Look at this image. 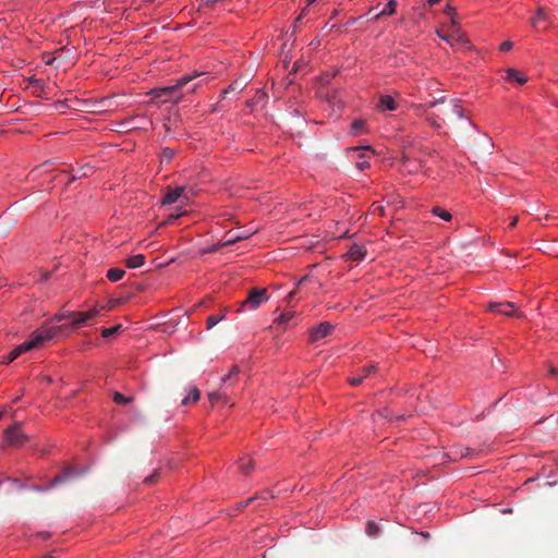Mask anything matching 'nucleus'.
<instances>
[{
  "instance_id": "17",
  "label": "nucleus",
  "mask_w": 558,
  "mask_h": 558,
  "mask_svg": "<svg viewBox=\"0 0 558 558\" xmlns=\"http://www.w3.org/2000/svg\"><path fill=\"white\" fill-rule=\"evenodd\" d=\"M208 398L211 401V403H215L217 401H223L228 402L229 395H228V387L226 386L222 390L209 392Z\"/></svg>"
},
{
  "instance_id": "14",
  "label": "nucleus",
  "mask_w": 558,
  "mask_h": 558,
  "mask_svg": "<svg viewBox=\"0 0 558 558\" xmlns=\"http://www.w3.org/2000/svg\"><path fill=\"white\" fill-rule=\"evenodd\" d=\"M70 172L72 175L70 181H75L89 177L94 172V167L86 163L77 169H72Z\"/></svg>"
},
{
  "instance_id": "41",
  "label": "nucleus",
  "mask_w": 558,
  "mask_h": 558,
  "mask_svg": "<svg viewBox=\"0 0 558 558\" xmlns=\"http://www.w3.org/2000/svg\"><path fill=\"white\" fill-rule=\"evenodd\" d=\"M17 357H19V352H16V351H15V349H14V350H12V351L9 353V355H8V359H7L5 363H7V364H8V363H11V362H13L15 359H17Z\"/></svg>"
},
{
  "instance_id": "54",
  "label": "nucleus",
  "mask_w": 558,
  "mask_h": 558,
  "mask_svg": "<svg viewBox=\"0 0 558 558\" xmlns=\"http://www.w3.org/2000/svg\"><path fill=\"white\" fill-rule=\"evenodd\" d=\"M466 120H468V123H469L470 125H472V124H473V123H472V121H471L469 118H466Z\"/></svg>"
},
{
  "instance_id": "35",
  "label": "nucleus",
  "mask_w": 558,
  "mask_h": 558,
  "mask_svg": "<svg viewBox=\"0 0 558 558\" xmlns=\"http://www.w3.org/2000/svg\"><path fill=\"white\" fill-rule=\"evenodd\" d=\"M268 498H272V496H268L267 494L256 495L254 497L246 499L243 504H241V506L245 507V506H248L250 504H252L254 500H257V499L267 500Z\"/></svg>"
},
{
  "instance_id": "39",
  "label": "nucleus",
  "mask_w": 558,
  "mask_h": 558,
  "mask_svg": "<svg viewBox=\"0 0 558 558\" xmlns=\"http://www.w3.org/2000/svg\"><path fill=\"white\" fill-rule=\"evenodd\" d=\"M512 47H513V44L511 41H509V40H506V41L500 44L499 49H500V51L506 52V51L511 50Z\"/></svg>"
},
{
  "instance_id": "29",
  "label": "nucleus",
  "mask_w": 558,
  "mask_h": 558,
  "mask_svg": "<svg viewBox=\"0 0 558 558\" xmlns=\"http://www.w3.org/2000/svg\"><path fill=\"white\" fill-rule=\"evenodd\" d=\"M173 156H174V150L172 148L163 147L160 153L161 162L169 163L172 160Z\"/></svg>"
},
{
  "instance_id": "55",
  "label": "nucleus",
  "mask_w": 558,
  "mask_h": 558,
  "mask_svg": "<svg viewBox=\"0 0 558 558\" xmlns=\"http://www.w3.org/2000/svg\"><path fill=\"white\" fill-rule=\"evenodd\" d=\"M2 416H3V413H2V412H0V420L2 418Z\"/></svg>"
},
{
  "instance_id": "37",
  "label": "nucleus",
  "mask_w": 558,
  "mask_h": 558,
  "mask_svg": "<svg viewBox=\"0 0 558 558\" xmlns=\"http://www.w3.org/2000/svg\"><path fill=\"white\" fill-rule=\"evenodd\" d=\"M239 374V366L234 365L228 375L223 376L221 380L226 384L228 380H231L235 375Z\"/></svg>"
},
{
  "instance_id": "40",
  "label": "nucleus",
  "mask_w": 558,
  "mask_h": 558,
  "mask_svg": "<svg viewBox=\"0 0 558 558\" xmlns=\"http://www.w3.org/2000/svg\"><path fill=\"white\" fill-rule=\"evenodd\" d=\"M313 278L308 275L303 276L298 282H296V289H301L305 282L311 281Z\"/></svg>"
},
{
  "instance_id": "8",
  "label": "nucleus",
  "mask_w": 558,
  "mask_h": 558,
  "mask_svg": "<svg viewBox=\"0 0 558 558\" xmlns=\"http://www.w3.org/2000/svg\"><path fill=\"white\" fill-rule=\"evenodd\" d=\"M487 310L492 313L501 314L505 316H517L522 317L521 314L514 311V304L511 302H489L487 304Z\"/></svg>"
},
{
  "instance_id": "3",
  "label": "nucleus",
  "mask_w": 558,
  "mask_h": 558,
  "mask_svg": "<svg viewBox=\"0 0 558 558\" xmlns=\"http://www.w3.org/2000/svg\"><path fill=\"white\" fill-rule=\"evenodd\" d=\"M436 33L438 37L448 43L451 47H469V40L465 34L461 31L453 19L446 31L438 29Z\"/></svg>"
},
{
  "instance_id": "9",
  "label": "nucleus",
  "mask_w": 558,
  "mask_h": 558,
  "mask_svg": "<svg viewBox=\"0 0 558 558\" xmlns=\"http://www.w3.org/2000/svg\"><path fill=\"white\" fill-rule=\"evenodd\" d=\"M332 330L333 326L330 323L323 322L311 329L310 340L311 342H317L329 336L332 332Z\"/></svg>"
},
{
  "instance_id": "21",
  "label": "nucleus",
  "mask_w": 558,
  "mask_h": 558,
  "mask_svg": "<svg viewBox=\"0 0 558 558\" xmlns=\"http://www.w3.org/2000/svg\"><path fill=\"white\" fill-rule=\"evenodd\" d=\"M125 275V270L122 268H110L107 271V278L111 282H118L120 281Z\"/></svg>"
},
{
  "instance_id": "43",
  "label": "nucleus",
  "mask_w": 558,
  "mask_h": 558,
  "mask_svg": "<svg viewBox=\"0 0 558 558\" xmlns=\"http://www.w3.org/2000/svg\"><path fill=\"white\" fill-rule=\"evenodd\" d=\"M264 99H266V94L264 92H262V90H258L256 93V102H258L260 100H264Z\"/></svg>"
},
{
  "instance_id": "48",
  "label": "nucleus",
  "mask_w": 558,
  "mask_h": 558,
  "mask_svg": "<svg viewBox=\"0 0 558 558\" xmlns=\"http://www.w3.org/2000/svg\"><path fill=\"white\" fill-rule=\"evenodd\" d=\"M29 83H31L32 85H36V86H37V85H40V81H39V80H37V78H34V77H33V78H31Z\"/></svg>"
},
{
  "instance_id": "12",
  "label": "nucleus",
  "mask_w": 558,
  "mask_h": 558,
  "mask_svg": "<svg viewBox=\"0 0 558 558\" xmlns=\"http://www.w3.org/2000/svg\"><path fill=\"white\" fill-rule=\"evenodd\" d=\"M377 369L376 364H369L361 369V374L354 375L349 378V383L352 386H359L363 383L364 378L369 377Z\"/></svg>"
},
{
  "instance_id": "23",
  "label": "nucleus",
  "mask_w": 558,
  "mask_h": 558,
  "mask_svg": "<svg viewBox=\"0 0 558 558\" xmlns=\"http://www.w3.org/2000/svg\"><path fill=\"white\" fill-rule=\"evenodd\" d=\"M72 475H73V470L70 469V468L65 469L62 472V474H59V475L53 477V480L51 481L49 487L56 486V485L64 482L65 480L70 478Z\"/></svg>"
},
{
  "instance_id": "50",
  "label": "nucleus",
  "mask_w": 558,
  "mask_h": 558,
  "mask_svg": "<svg viewBox=\"0 0 558 558\" xmlns=\"http://www.w3.org/2000/svg\"><path fill=\"white\" fill-rule=\"evenodd\" d=\"M295 294V290L291 291L289 294H288V299H292Z\"/></svg>"
},
{
  "instance_id": "31",
  "label": "nucleus",
  "mask_w": 558,
  "mask_h": 558,
  "mask_svg": "<svg viewBox=\"0 0 558 558\" xmlns=\"http://www.w3.org/2000/svg\"><path fill=\"white\" fill-rule=\"evenodd\" d=\"M366 533L369 536L375 537L379 533V526L375 522L368 521L367 527H366Z\"/></svg>"
},
{
  "instance_id": "18",
  "label": "nucleus",
  "mask_w": 558,
  "mask_h": 558,
  "mask_svg": "<svg viewBox=\"0 0 558 558\" xmlns=\"http://www.w3.org/2000/svg\"><path fill=\"white\" fill-rule=\"evenodd\" d=\"M144 263H145V256L143 254H137V255L131 256L125 260L126 267L132 268V269L143 266Z\"/></svg>"
},
{
  "instance_id": "51",
  "label": "nucleus",
  "mask_w": 558,
  "mask_h": 558,
  "mask_svg": "<svg viewBox=\"0 0 558 558\" xmlns=\"http://www.w3.org/2000/svg\"><path fill=\"white\" fill-rule=\"evenodd\" d=\"M195 88H196V85L194 84V85L191 86V88L187 89V92L193 93L195 90Z\"/></svg>"
},
{
  "instance_id": "25",
  "label": "nucleus",
  "mask_w": 558,
  "mask_h": 558,
  "mask_svg": "<svg viewBox=\"0 0 558 558\" xmlns=\"http://www.w3.org/2000/svg\"><path fill=\"white\" fill-rule=\"evenodd\" d=\"M225 318V314H213L207 317L206 320V328L211 329L214 326H216L219 322H221Z\"/></svg>"
},
{
  "instance_id": "26",
  "label": "nucleus",
  "mask_w": 558,
  "mask_h": 558,
  "mask_svg": "<svg viewBox=\"0 0 558 558\" xmlns=\"http://www.w3.org/2000/svg\"><path fill=\"white\" fill-rule=\"evenodd\" d=\"M547 19V15L543 8H538L535 15L531 20V24L533 27H537V25Z\"/></svg>"
},
{
  "instance_id": "44",
  "label": "nucleus",
  "mask_w": 558,
  "mask_h": 558,
  "mask_svg": "<svg viewBox=\"0 0 558 558\" xmlns=\"http://www.w3.org/2000/svg\"><path fill=\"white\" fill-rule=\"evenodd\" d=\"M179 216H180V214H178V215H170L168 217L167 222L170 223V222L174 221L177 218H179Z\"/></svg>"
},
{
  "instance_id": "1",
  "label": "nucleus",
  "mask_w": 558,
  "mask_h": 558,
  "mask_svg": "<svg viewBox=\"0 0 558 558\" xmlns=\"http://www.w3.org/2000/svg\"><path fill=\"white\" fill-rule=\"evenodd\" d=\"M201 73L195 72L193 75L181 76L175 84L165 87H156L149 92L153 101L156 102H179L183 97V87L191 83L195 77L199 76Z\"/></svg>"
},
{
  "instance_id": "4",
  "label": "nucleus",
  "mask_w": 558,
  "mask_h": 558,
  "mask_svg": "<svg viewBox=\"0 0 558 558\" xmlns=\"http://www.w3.org/2000/svg\"><path fill=\"white\" fill-rule=\"evenodd\" d=\"M22 422H15L3 432V447H21L29 440V436L22 430Z\"/></svg>"
},
{
  "instance_id": "10",
  "label": "nucleus",
  "mask_w": 558,
  "mask_h": 558,
  "mask_svg": "<svg viewBox=\"0 0 558 558\" xmlns=\"http://www.w3.org/2000/svg\"><path fill=\"white\" fill-rule=\"evenodd\" d=\"M253 233L254 232H252V231H239V232H235V233H232V231H229L226 234L225 240L219 242L218 246L222 247V246L232 245V244H234V243H236L239 241L248 239Z\"/></svg>"
},
{
  "instance_id": "24",
  "label": "nucleus",
  "mask_w": 558,
  "mask_h": 558,
  "mask_svg": "<svg viewBox=\"0 0 558 558\" xmlns=\"http://www.w3.org/2000/svg\"><path fill=\"white\" fill-rule=\"evenodd\" d=\"M239 469L245 475L250 474L253 469V463L251 459L242 458L239 460Z\"/></svg>"
},
{
  "instance_id": "38",
  "label": "nucleus",
  "mask_w": 558,
  "mask_h": 558,
  "mask_svg": "<svg viewBox=\"0 0 558 558\" xmlns=\"http://www.w3.org/2000/svg\"><path fill=\"white\" fill-rule=\"evenodd\" d=\"M72 316H74V312H65V313L56 314L54 319L58 322H61V320L68 319V318L72 319Z\"/></svg>"
},
{
  "instance_id": "28",
  "label": "nucleus",
  "mask_w": 558,
  "mask_h": 558,
  "mask_svg": "<svg viewBox=\"0 0 558 558\" xmlns=\"http://www.w3.org/2000/svg\"><path fill=\"white\" fill-rule=\"evenodd\" d=\"M397 8V1L396 0H389L388 3H386L385 8L381 10L379 15H392L396 12Z\"/></svg>"
},
{
  "instance_id": "30",
  "label": "nucleus",
  "mask_w": 558,
  "mask_h": 558,
  "mask_svg": "<svg viewBox=\"0 0 558 558\" xmlns=\"http://www.w3.org/2000/svg\"><path fill=\"white\" fill-rule=\"evenodd\" d=\"M294 317V313H283L277 319L276 323L279 326L286 327L288 323Z\"/></svg>"
},
{
  "instance_id": "20",
  "label": "nucleus",
  "mask_w": 558,
  "mask_h": 558,
  "mask_svg": "<svg viewBox=\"0 0 558 558\" xmlns=\"http://www.w3.org/2000/svg\"><path fill=\"white\" fill-rule=\"evenodd\" d=\"M506 78L508 81H515L517 83H519L520 85H523L527 78L526 76L520 74L517 70L514 69H508L507 70V76Z\"/></svg>"
},
{
  "instance_id": "33",
  "label": "nucleus",
  "mask_w": 558,
  "mask_h": 558,
  "mask_svg": "<svg viewBox=\"0 0 558 558\" xmlns=\"http://www.w3.org/2000/svg\"><path fill=\"white\" fill-rule=\"evenodd\" d=\"M132 400H133L132 397H124L122 393H120L118 391H116L113 393V401L116 403H124V404H126V403H130Z\"/></svg>"
},
{
  "instance_id": "19",
  "label": "nucleus",
  "mask_w": 558,
  "mask_h": 558,
  "mask_svg": "<svg viewBox=\"0 0 558 558\" xmlns=\"http://www.w3.org/2000/svg\"><path fill=\"white\" fill-rule=\"evenodd\" d=\"M201 398V391L197 387H192L189 396L182 400V405H189L190 403H196Z\"/></svg>"
},
{
  "instance_id": "5",
  "label": "nucleus",
  "mask_w": 558,
  "mask_h": 558,
  "mask_svg": "<svg viewBox=\"0 0 558 558\" xmlns=\"http://www.w3.org/2000/svg\"><path fill=\"white\" fill-rule=\"evenodd\" d=\"M442 106L441 113L442 116L447 118L457 117L459 119L464 118V110L462 109L460 105V100L458 99H450L447 101L445 98H439L436 100H433L428 104L429 108H435L437 106Z\"/></svg>"
},
{
  "instance_id": "47",
  "label": "nucleus",
  "mask_w": 558,
  "mask_h": 558,
  "mask_svg": "<svg viewBox=\"0 0 558 558\" xmlns=\"http://www.w3.org/2000/svg\"><path fill=\"white\" fill-rule=\"evenodd\" d=\"M549 374L553 375V376H557L558 375V369L555 368V367H550L549 368Z\"/></svg>"
},
{
  "instance_id": "46",
  "label": "nucleus",
  "mask_w": 558,
  "mask_h": 558,
  "mask_svg": "<svg viewBox=\"0 0 558 558\" xmlns=\"http://www.w3.org/2000/svg\"><path fill=\"white\" fill-rule=\"evenodd\" d=\"M440 1H441V0H427V4H428L429 7H433V5L437 4V3H439Z\"/></svg>"
},
{
  "instance_id": "22",
  "label": "nucleus",
  "mask_w": 558,
  "mask_h": 558,
  "mask_svg": "<svg viewBox=\"0 0 558 558\" xmlns=\"http://www.w3.org/2000/svg\"><path fill=\"white\" fill-rule=\"evenodd\" d=\"M246 83L244 81H234L233 83H231L228 88H226L225 90H222V94H221V99H223L226 97V95L228 93H231V92H241L243 90V88L245 87Z\"/></svg>"
},
{
  "instance_id": "53",
  "label": "nucleus",
  "mask_w": 558,
  "mask_h": 558,
  "mask_svg": "<svg viewBox=\"0 0 558 558\" xmlns=\"http://www.w3.org/2000/svg\"><path fill=\"white\" fill-rule=\"evenodd\" d=\"M43 558H54V557H53V556H51V555H46V556H44Z\"/></svg>"
},
{
  "instance_id": "49",
  "label": "nucleus",
  "mask_w": 558,
  "mask_h": 558,
  "mask_svg": "<svg viewBox=\"0 0 558 558\" xmlns=\"http://www.w3.org/2000/svg\"><path fill=\"white\" fill-rule=\"evenodd\" d=\"M448 15H451L453 13V8H451L450 5H447L446 8V11H445Z\"/></svg>"
},
{
  "instance_id": "32",
  "label": "nucleus",
  "mask_w": 558,
  "mask_h": 558,
  "mask_svg": "<svg viewBox=\"0 0 558 558\" xmlns=\"http://www.w3.org/2000/svg\"><path fill=\"white\" fill-rule=\"evenodd\" d=\"M121 329V325H116L113 327H110V328H106L101 331V336L104 338H110L112 337L113 335L118 333L119 330Z\"/></svg>"
},
{
  "instance_id": "13",
  "label": "nucleus",
  "mask_w": 558,
  "mask_h": 558,
  "mask_svg": "<svg viewBox=\"0 0 558 558\" xmlns=\"http://www.w3.org/2000/svg\"><path fill=\"white\" fill-rule=\"evenodd\" d=\"M367 251L365 247L359 244H353L347 253L348 258L354 262L363 260L366 256Z\"/></svg>"
},
{
  "instance_id": "11",
  "label": "nucleus",
  "mask_w": 558,
  "mask_h": 558,
  "mask_svg": "<svg viewBox=\"0 0 558 558\" xmlns=\"http://www.w3.org/2000/svg\"><path fill=\"white\" fill-rule=\"evenodd\" d=\"M429 107L428 105H418L416 107V110L418 111V114L421 116H425L426 117V120L427 122L429 123V125L432 128H435V129H440L441 128V123L439 122V114H435L433 112L429 111Z\"/></svg>"
},
{
  "instance_id": "7",
  "label": "nucleus",
  "mask_w": 558,
  "mask_h": 558,
  "mask_svg": "<svg viewBox=\"0 0 558 558\" xmlns=\"http://www.w3.org/2000/svg\"><path fill=\"white\" fill-rule=\"evenodd\" d=\"M99 314V310L92 308L87 312H74V316H72V320L70 323L71 327L78 329L83 326L90 325V320L94 319Z\"/></svg>"
},
{
  "instance_id": "34",
  "label": "nucleus",
  "mask_w": 558,
  "mask_h": 558,
  "mask_svg": "<svg viewBox=\"0 0 558 558\" xmlns=\"http://www.w3.org/2000/svg\"><path fill=\"white\" fill-rule=\"evenodd\" d=\"M159 475H160L159 471L155 470L151 475L146 476L144 478L143 483L146 485H153V484L157 483Z\"/></svg>"
},
{
  "instance_id": "27",
  "label": "nucleus",
  "mask_w": 558,
  "mask_h": 558,
  "mask_svg": "<svg viewBox=\"0 0 558 558\" xmlns=\"http://www.w3.org/2000/svg\"><path fill=\"white\" fill-rule=\"evenodd\" d=\"M432 213L445 221H449L451 219V214L439 206L434 207L432 209Z\"/></svg>"
},
{
  "instance_id": "45",
  "label": "nucleus",
  "mask_w": 558,
  "mask_h": 558,
  "mask_svg": "<svg viewBox=\"0 0 558 558\" xmlns=\"http://www.w3.org/2000/svg\"><path fill=\"white\" fill-rule=\"evenodd\" d=\"M517 223H518V217H513L511 222H510V225H509V227L510 228H514L517 226Z\"/></svg>"
},
{
  "instance_id": "2",
  "label": "nucleus",
  "mask_w": 558,
  "mask_h": 558,
  "mask_svg": "<svg viewBox=\"0 0 558 558\" xmlns=\"http://www.w3.org/2000/svg\"><path fill=\"white\" fill-rule=\"evenodd\" d=\"M65 325L62 326H52L48 328H40L36 330L29 340L23 342L22 344L15 348V351L19 352V356L22 353H25L32 349L39 348L45 341L50 340L52 338L58 337L65 329Z\"/></svg>"
},
{
  "instance_id": "15",
  "label": "nucleus",
  "mask_w": 558,
  "mask_h": 558,
  "mask_svg": "<svg viewBox=\"0 0 558 558\" xmlns=\"http://www.w3.org/2000/svg\"><path fill=\"white\" fill-rule=\"evenodd\" d=\"M184 193V187H177L174 190H169L162 197V204H173L180 199V197Z\"/></svg>"
},
{
  "instance_id": "16",
  "label": "nucleus",
  "mask_w": 558,
  "mask_h": 558,
  "mask_svg": "<svg viewBox=\"0 0 558 558\" xmlns=\"http://www.w3.org/2000/svg\"><path fill=\"white\" fill-rule=\"evenodd\" d=\"M378 108L380 110L393 111L397 109V104L390 95H384L379 99Z\"/></svg>"
},
{
  "instance_id": "42",
  "label": "nucleus",
  "mask_w": 558,
  "mask_h": 558,
  "mask_svg": "<svg viewBox=\"0 0 558 558\" xmlns=\"http://www.w3.org/2000/svg\"><path fill=\"white\" fill-rule=\"evenodd\" d=\"M356 167L360 169V170H364V169H367L369 168V162L366 161V160H362V161H359L356 163Z\"/></svg>"
},
{
  "instance_id": "6",
  "label": "nucleus",
  "mask_w": 558,
  "mask_h": 558,
  "mask_svg": "<svg viewBox=\"0 0 558 558\" xmlns=\"http://www.w3.org/2000/svg\"><path fill=\"white\" fill-rule=\"evenodd\" d=\"M268 301V293L265 288L253 289L246 299L242 302V307H248L250 310H256L263 303Z\"/></svg>"
},
{
  "instance_id": "52",
  "label": "nucleus",
  "mask_w": 558,
  "mask_h": 558,
  "mask_svg": "<svg viewBox=\"0 0 558 558\" xmlns=\"http://www.w3.org/2000/svg\"><path fill=\"white\" fill-rule=\"evenodd\" d=\"M253 105H254L253 100H248V101H247V106H250V107H251V106H253Z\"/></svg>"
},
{
  "instance_id": "36",
  "label": "nucleus",
  "mask_w": 558,
  "mask_h": 558,
  "mask_svg": "<svg viewBox=\"0 0 558 558\" xmlns=\"http://www.w3.org/2000/svg\"><path fill=\"white\" fill-rule=\"evenodd\" d=\"M351 126L354 134H359L360 130L364 129L365 122L363 120H354Z\"/></svg>"
}]
</instances>
